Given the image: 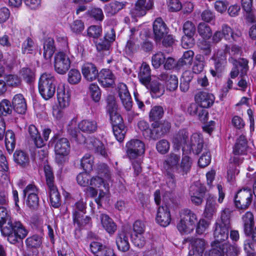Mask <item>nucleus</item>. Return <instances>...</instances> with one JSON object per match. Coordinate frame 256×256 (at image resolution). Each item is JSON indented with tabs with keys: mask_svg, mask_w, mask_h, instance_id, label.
<instances>
[{
	"mask_svg": "<svg viewBox=\"0 0 256 256\" xmlns=\"http://www.w3.org/2000/svg\"><path fill=\"white\" fill-rule=\"evenodd\" d=\"M192 164V159L184 152L181 160L180 152H171L166 156L163 162L162 170L166 177L168 186L170 189L175 187L174 173L187 175L190 171Z\"/></svg>",
	"mask_w": 256,
	"mask_h": 256,
	"instance_id": "1",
	"label": "nucleus"
},
{
	"mask_svg": "<svg viewBox=\"0 0 256 256\" xmlns=\"http://www.w3.org/2000/svg\"><path fill=\"white\" fill-rule=\"evenodd\" d=\"M0 230L2 234L12 244L24 239L28 234V230L20 222L10 220V211L5 206H0Z\"/></svg>",
	"mask_w": 256,
	"mask_h": 256,
	"instance_id": "2",
	"label": "nucleus"
},
{
	"mask_svg": "<svg viewBox=\"0 0 256 256\" xmlns=\"http://www.w3.org/2000/svg\"><path fill=\"white\" fill-rule=\"evenodd\" d=\"M172 142L175 149L179 150L182 148V152L186 155L192 152L196 154H199L204 145L203 138L201 134L195 132L189 137L188 132L185 129L180 130L174 135Z\"/></svg>",
	"mask_w": 256,
	"mask_h": 256,
	"instance_id": "3",
	"label": "nucleus"
},
{
	"mask_svg": "<svg viewBox=\"0 0 256 256\" xmlns=\"http://www.w3.org/2000/svg\"><path fill=\"white\" fill-rule=\"evenodd\" d=\"M98 174L104 178L99 176H93L90 180V185L97 188L102 186L104 188V190H99L98 196L95 200L99 206H102V202L107 201L110 196L109 184L107 182L110 178V174L106 164H102L98 166Z\"/></svg>",
	"mask_w": 256,
	"mask_h": 256,
	"instance_id": "4",
	"label": "nucleus"
},
{
	"mask_svg": "<svg viewBox=\"0 0 256 256\" xmlns=\"http://www.w3.org/2000/svg\"><path fill=\"white\" fill-rule=\"evenodd\" d=\"M170 192H166L163 194V192L156 190L154 193V200L156 204L159 205L162 200L165 206L158 207L156 218V222L160 226L166 227L168 226L171 222V216L170 209L167 206L170 198Z\"/></svg>",
	"mask_w": 256,
	"mask_h": 256,
	"instance_id": "5",
	"label": "nucleus"
},
{
	"mask_svg": "<svg viewBox=\"0 0 256 256\" xmlns=\"http://www.w3.org/2000/svg\"><path fill=\"white\" fill-rule=\"evenodd\" d=\"M247 150V141L246 138L244 135H241L238 139L233 149V153L234 155L230 159L231 162L228 170V179L232 180L236 174L239 172V170L236 166H238L242 162V159L238 156L239 155H243L246 154Z\"/></svg>",
	"mask_w": 256,
	"mask_h": 256,
	"instance_id": "6",
	"label": "nucleus"
},
{
	"mask_svg": "<svg viewBox=\"0 0 256 256\" xmlns=\"http://www.w3.org/2000/svg\"><path fill=\"white\" fill-rule=\"evenodd\" d=\"M180 220L177 228L182 234H188L192 232L195 228L198 218L196 214L192 210L184 208L180 212Z\"/></svg>",
	"mask_w": 256,
	"mask_h": 256,
	"instance_id": "7",
	"label": "nucleus"
},
{
	"mask_svg": "<svg viewBox=\"0 0 256 256\" xmlns=\"http://www.w3.org/2000/svg\"><path fill=\"white\" fill-rule=\"evenodd\" d=\"M55 78L51 73L42 74L38 82V90L42 98L46 100L52 98L56 92Z\"/></svg>",
	"mask_w": 256,
	"mask_h": 256,
	"instance_id": "8",
	"label": "nucleus"
},
{
	"mask_svg": "<svg viewBox=\"0 0 256 256\" xmlns=\"http://www.w3.org/2000/svg\"><path fill=\"white\" fill-rule=\"evenodd\" d=\"M86 203L80 200L75 203L72 207V219L74 224L81 228L90 225V218L84 216L86 213Z\"/></svg>",
	"mask_w": 256,
	"mask_h": 256,
	"instance_id": "9",
	"label": "nucleus"
},
{
	"mask_svg": "<svg viewBox=\"0 0 256 256\" xmlns=\"http://www.w3.org/2000/svg\"><path fill=\"white\" fill-rule=\"evenodd\" d=\"M54 144V150L56 160L58 164H62L68 160L70 151V144L68 140L64 138L52 139Z\"/></svg>",
	"mask_w": 256,
	"mask_h": 256,
	"instance_id": "10",
	"label": "nucleus"
},
{
	"mask_svg": "<svg viewBox=\"0 0 256 256\" xmlns=\"http://www.w3.org/2000/svg\"><path fill=\"white\" fill-rule=\"evenodd\" d=\"M126 150L129 160L141 158L145 153V144L140 140L132 139L126 143Z\"/></svg>",
	"mask_w": 256,
	"mask_h": 256,
	"instance_id": "11",
	"label": "nucleus"
},
{
	"mask_svg": "<svg viewBox=\"0 0 256 256\" xmlns=\"http://www.w3.org/2000/svg\"><path fill=\"white\" fill-rule=\"evenodd\" d=\"M71 62L68 56L64 52H58L54 56V68L60 74H66L70 68Z\"/></svg>",
	"mask_w": 256,
	"mask_h": 256,
	"instance_id": "12",
	"label": "nucleus"
},
{
	"mask_svg": "<svg viewBox=\"0 0 256 256\" xmlns=\"http://www.w3.org/2000/svg\"><path fill=\"white\" fill-rule=\"evenodd\" d=\"M106 101L108 103L107 111L109 114L112 127L123 124L122 118L118 112V106L114 97L112 96H108Z\"/></svg>",
	"mask_w": 256,
	"mask_h": 256,
	"instance_id": "13",
	"label": "nucleus"
},
{
	"mask_svg": "<svg viewBox=\"0 0 256 256\" xmlns=\"http://www.w3.org/2000/svg\"><path fill=\"white\" fill-rule=\"evenodd\" d=\"M252 193L250 189L244 188L238 191L234 196V204L239 209H246L252 200Z\"/></svg>",
	"mask_w": 256,
	"mask_h": 256,
	"instance_id": "14",
	"label": "nucleus"
},
{
	"mask_svg": "<svg viewBox=\"0 0 256 256\" xmlns=\"http://www.w3.org/2000/svg\"><path fill=\"white\" fill-rule=\"evenodd\" d=\"M70 90L64 83L58 84L56 90L58 106L61 108H66L70 104Z\"/></svg>",
	"mask_w": 256,
	"mask_h": 256,
	"instance_id": "15",
	"label": "nucleus"
},
{
	"mask_svg": "<svg viewBox=\"0 0 256 256\" xmlns=\"http://www.w3.org/2000/svg\"><path fill=\"white\" fill-rule=\"evenodd\" d=\"M206 192L204 186L200 182H196L192 184L190 188L189 194L192 202L196 205L200 204Z\"/></svg>",
	"mask_w": 256,
	"mask_h": 256,
	"instance_id": "16",
	"label": "nucleus"
},
{
	"mask_svg": "<svg viewBox=\"0 0 256 256\" xmlns=\"http://www.w3.org/2000/svg\"><path fill=\"white\" fill-rule=\"evenodd\" d=\"M152 63L155 68H158L163 64L166 70H170L174 67V60L170 56L166 57L164 53L158 52L152 56Z\"/></svg>",
	"mask_w": 256,
	"mask_h": 256,
	"instance_id": "17",
	"label": "nucleus"
},
{
	"mask_svg": "<svg viewBox=\"0 0 256 256\" xmlns=\"http://www.w3.org/2000/svg\"><path fill=\"white\" fill-rule=\"evenodd\" d=\"M153 0H137L134 8L130 10V14L134 18L143 16L146 14L147 11L153 8Z\"/></svg>",
	"mask_w": 256,
	"mask_h": 256,
	"instance_id": "18",
	"label": "nucleus"
},
{
	"mask_svg": "<svg viewBox=\"0 0 256 256\" xmlns=\"http://www.w3.org/2000/svg\"><path fill=\"white\" fill-rule=\"evenodd\" d=\"M138 30L134 28L130 30L129 39L125 46V52L129 56H132L138 52L140 48V42L138 40L137 34Z\"/></svg>",
	"mask_w": 256,
	"mask_h": 256,
	"instance_id": "19",
	"label": "nucleus"
},
{
	"mask_svg": "<svg viewBox=\"0 0 256 256\" xmlns=\"http://www.w3.org/2000/svg\"><path fill=\"white\" fill-rule=\"evenodd\" d=\"M230 226L216 222L214 232L215 244H221L220 243L226 241L228 238V232ZM227 247L226 242L224 244Z\"/></svg>",
	"mask_w": 256,
	"mask_h": 256,
	"instance_id": "20",
	"label": "nucleus"
},
{
	"mask_svg": "<svg viewBox=\"0 0 256 256\" xmlns=\"http://www.w3.org/2000/svg\"><path fill=\"white\" fill-rule=\"evenodd\" d=\"M153 31L156 42H160L164 36L168 34V29L162 18H158L154 22Z\"/></svg>",
	"mask_w": 256,
	"mask_h": 256,
	"instance_id": "21",
	"label": "nucleus"
},
{
	"mask_svg": "<svg viewBox=\"0 0 256 256\" xmlns=\"http://www.w3.org/2000/svg\"><path fill=\"white\" fill-rule=\"evenodd\" d=\"M96 219L100 220L102 228L110 236L114 234L117 230V226L112 219L105 214L98 212Z\"/></svg>",
	"mask_w": 256,
	"mask_h": 256,
	"instance_id": "22",
	"label": "nucleus"
},
{
	"mask_svg": "<svg viewBox=\"0 0 256 256\" xmlns=\"http://www.w3.org/2000/svg\"><path fill=\"white\" fill-rule=\"evenodd\" d=\"M118 95L124 106L127 110H130L132 107V100L126 84L120 83L118 85Z\"/></svg>",
	"mask_w": 256,
	"mask_h": 256,
	"instance_id": "23",
	"label": "nucleus"
},
{
	"mask_svg": "<svg viewBox=\"0 0 256 256\" xmlns=\"http://www.w3.org/2000/svg\"><path fill=\"white\" fill-rule=\"evenodd\" d=\"M153 132H150V138L156 140L167 134L170 130V124L167 121L153 124Z\"/></svg>",
	"mask_w": 256,
	"mask_h": 256,
	"instance_id": "24",
	"label": "nucleus"
},
{
	"mask_svg": "<svg viewBox=\"0 0 256 256\" xmlns=\"http://www.w3.org/2000/svg\"><path fill=\"white\" fill-rule=\"evenodd\" d=\"M98 78L99 83L104 87L111 86L114 82L115 77L108 69H102L98 73Z\"/></svg>",
	"mask_w": 256,
	"mask_h": 256,
	"instance_id": "25",
	"label": "nucleus"
},
{
	"mask_svg": "<svg viewBox=\"0 0 256 256\" xmlns=\"http://www.w3.org/2000/svg\"><path fill=\"white\" fill-rule=\"evenodd\" d=\"M90 248L94 256H116L111 248L104 246L98 242H92Z\"/></svg>",
	"mask_w": 256,
	"mask_h": 256,
	"instance_id": "26",
	"label": "nucleus"
},
{
	"mask_svg": "<svg viewBox=\"0 0 256 256\" xmlns=\"http://www.w3.org/2000/svg\"><path fill=\"white\" fill-rule=\"evenodd\" d=\"M186 240L190 243V254H203L205 249L206 242L204 239L194 238H188Z\"/></svg>",
	"mask_w": 256,
	"mask_h": 256,
	"instance_id": "27",
	"label": "nucleus"
},
{
	"mask_svg": "<svg viewBox=\"0 0 256 256\" xmlns=\"http://www.w3.org/2000/svg\"><path fill=\"white\" fill-rule=\"evenodd\" d=\"M12 104L14 110L20 114H24L27 109L26 100L22 94H20L14 96L12 100Z\"/></svg>",
	"mask_w": 256,
	"mask_h": 256,
	"instance_id": "28",
	"label": "nucleus"
},
{
	"mask_svg": "<svg viewBox=\"0 0 256 256\" xmlns=\"http://www.w3.org/2000/svg\"><path fill=\"white\" fill-rule=\"evenodd\" d=\"M195 99L200 104L201 107L207 108L213 104L214 96L212 94L200 92L196 96Z\"/></svg>",
	"mask_w": 256,
	"mask_h": 256,
	"instance_id": "29",
	"label": "nucleus"
},
{
	"mask_svg": "<svg viewBox=\"0 0 256 256\" xmlns=\"http://www.w3.org/2000/svg\"><path fill=\"white\" fill-rule=\"evenodd\" d=\"M88 148L94 149L102 156L106 157L107 152L102 143L96 138H90L84 140Z\"/></svg>",
	"mask_w": 256,
	"mask_h": 256,
	"instance_id": "30",
	"label": "nucleus"
},
{
	"mask_svg": "<svg viewBox=\"0 0 256 256\" xmlns=\"http://www.w3.org/2000/svg\"><path fill=\"white\" fill-rule=\"evenodd\" d=\"M82 71L84 78L89 81L94 80L98 75L96 67L92 63L84 64Z\"/></svg>",
	"mask_w": 256,
	"mask_h": 256,
	"instance_id": "31",
	"label": "nucleus"
},
{
	"mask_svg": "<svg viewBox=\"0 0 256 256\" xmlns=\"http://www.w3.org/2000/svg\"><path fill=\"white\" fill-rule=\"evenodd\" d=\"M218 206L216 202L214 196L209 195L206 198V202L204 212V217L210 219L216 212Z\"/></svg>",
	"mask_w": 256,
	"mask_h": 256,
	"instance_id": "32",
	"label": "nucleus"
},
{
	"mask_svg": "<svg viewBox=\"0 0 256 256\" xmlns=\"http://www.w3.org/2000/svg\"><path fill=\"white\" fill-rule=\"evenodd\" d=\"M78 128L84 132L92 134L96 132L98 128V124L94 120H83L78 123Z\"/></svg>",
	"mask_w": 256,
	"mask_h": 256,
	"instance_id": "33",
	"label": "nucleus"
},
{
	"mask_svg": "<svg viewBox=\"0 0 256 256\" xmlns=\"http://www.w3.org/2000/svg\"><path fill=\"white\" fill-rule=\"evenodd\" d=\"M158 78L165 82L167 89L170 91L174 90L178 86V78L176 76H168L166 74L162 73L159 76Z\"/></svg>",
	"mask_w": 256,
	"mask_h": 256,
	"instance_id": "34",
	"label": "nucleus"
},
{
	"mask_svg": "<svg viewBox=\"0 0 256 256\" xmlns=\"http://www.w3.org/2000/svg\"><path fill=\"white\" fill-rule=\"evenodd\" d=\"M116 244L118 249L122 252H126L130 248L128 236L124 231L119 232L116 238Z\"/></svg>",
	"mask_w": 256,
	"mask_h": 256,
	"instance_id": "35",
	"label": "nucleus"
},
{
	"mask_svg": "<svg viewBox=\"0 0 256 256\" xmlns=\"http://www.w3.org/2000/svg\"><path fill=\"white\" fill-rule=\"evenodd\" d=\"M138 77L142 84L145 86L148 85L151 80L150 68L149 65L146 62H143L142 64Z\"/></svg>",
	"mask_w": 256,
	"mask_h": 256,
	"instance_id": "36",
	"label": "nucleus"
},
{
	"mask_svg": "<svg viewBox=\"0 0 256 256\" xmlns=\"http://www.w3.org/2000/svg\"><path fill=\"white\" fill-rule=\"evenodd\" d=\"M50 203L54 208H57L61 204V197L56 186L48 188Z\"/></svg>",
	"mask_w": 256,
	"mask_h": 256,
	"instance_id": "37",
	"label": "nucleus"
},
{
	"mask_svg": "<svg viewBox=\"0 0 256 256\" xmlns=\"http://www.w3.org/2000/svg\"><path fill=\"white\" fill-rule=\"evenodd\" d=\"M228 52V46H226L224 49H220L212 56L216 68H220L226 60V54Z\"/></svg>",
	"mask_w": 256,
	"mask_h": 256,
	"instance_id": "38",
	"label": "nucleus"
},
{
	"mask_svg": "<svg viewBox=\"0 0 256 256\" xmlns=\"http://www.w3.org/2000/svg\"><path fill=\"white\" fill-rule=\"evenodd\" d=\"M242 220L244 233L250 236L254 224L253 214L250 212H246L242 216Z\"/></svg>",
	"mask_w": 256,
	"mask_h": 256,
	"instance_id": "39",
	"label": "nucleus"
},
{
	"mask_svg": "<svg viewBox=\"0 0 256 256\" xmlns=\"http://www.w3.org/2000/svg\"><path fill=\"white\" fill-rule=\"evenodd\" d=\"M28 133L36 147L42 148L45 144L35 126L31 124L29 126Z\"/></svg>",
	"mask_w": 256,
	"mask_h": 256,
	"instance_id": "40",
	"label": "nucleus"
},
{
	"mask_svg": "<svg viewBox=\"0 0 256 256\" xmlns=\"http://www.w3.org/2000/svg\"><path fill=\"white\" fill-rule=\"evenodd\" d=\"M126 2L118 1L112 2L106 4L105 7V12L108 16H112L116 14L119 10L123 8Z\"/></svg>",
	"mask_w": 256,
	"mask_h": 256,
	"instance_id": "41",
	"label": "nucleus"
},
{
	"mask_svg": "<svg viewBox=\"0 0 256 256\" xmlns=\"http://www.w3.org/2000/svg\"><path fill=\"white\" fill-rule=\"evenodd\" d=\"M56 50L54 40L48 38L46 40L44 44V57L46 60H50L52 57Z\"/></svg>",
	"mask_w": 256,
	"mask_h": 256,
	"instance_id": "42",
	"label": "nucleus"
},
{
	"mask_svg": "<svg viewBox=\"0 0 256 256\" xmlns=\"http://www.w3.org/2000/svg\"><path fill=\"white\" fill-rule=\"evenodd\" d=\"M224 38L226 40H230L232 38L234 40H236V38L240 36V32H234L232 29L227 24H223L222 26L221 30Z\"/></svg>",
	"mask_w": 256,
	"mask_h": 256,
	"instance_id": "43",
	"label": "nucleus"
},
{
	"mask_svg": "<svg viewBox=\"0 0 256 256\" xmlns=\"http://www.w3.org/2000/svg\"><path fill=\"white\" fill-rule=\"evenodd\" d=\"M16 140L14 132L8 130L5 135V145L8 152L11 153L15 148Z\"/></svg>",
	"mask_w": 256,
	"mask_h": 256,
	"instance_id": "44",
	"label": "nucleus"
},
{
	"mask_svg": "<svg viewBox=\"0 0 256 256\" xmlns=\"http://www.w3.org/2000/svg\"><path fill=\"white\" fill-rule=\"evenodd\" d=\"M198 32L199 34L205 40H208L212 36L210 27L204 22L199 24L198 26Z\"/></svg>",
	"mask_w": 256,
	"mask_h": 256,
	"instance_id": "45",
	"label": "nucleus"
},
{
	"mask_svg": "<svg viewBox=\"0 0 256 256\" xmlns=\"http://www.w3.org/2000/svg\"><path fill=\"white\" fill-rule=\"evenodd\" d=\"M14 158L16 162L22 166H26L29 162L28 155L20 150H16L14 152Z\"/></svg>",
	"mask_w": 256,
	"mask_h": 256,
	"instance_id": "46",
	"label": "nucleus"
},
{
	"mask_svg": "<svg viewBox=\"0 0 256 256\" xmlns=\"http://www.w3.org/2000/svg\"><path fill=\"white\" fill-rule=\"evenodd\" d=\"M4 80L7 86L12 88L19 86L22 82L21 78L14 74L6 75L4 76Z\"/></svg>",
	"mask_w": 256,
	"mask_h": 256,
	"instance_id": "47",
	"label": "nucleus"
},
{
	"mask_svg": "<svg viewBox=\"0 0 256 256\" xmlns=\"http://www.w3.org/2000/svg\"><path fill=\"white\" fill-rule=\"evenodd\" d=\"M113 132L116 139L119 142H122L124 140L125 134L126 132V130L124 124L112 127Z\"/></svg>",
	"mask_w": 256,
	"mask_h": 256,
	"instance_id": "48",
	"label": "nucleus"
},
{
	"mask_svg": "<svg viewBox=\"0 0 256 256\" xmlns=\"http://www.w3.org/2000/svg\"><path fill=\"white\" fill-rule=\"evenodd\" d=\"M44 172L48 188L56 186L54 176L51 167L48 164L45 165L44 166Z\"/></svg>",
	"mask_w": 256,
	"mask_h": 256,
	"instance_id": "49",
	"label": "nucleus"
},
{
	"mask_svg": "<svg viewBox=\"0 0 256 256\" xmlns=\"http://www.w3.org/2000/svg\"><path fill=\"white\" fill-rule=\"evenodd\" d=\"M68 81L72 84H78L81 80L82 76L80 72L76 69H71L68 74Z\"/></svg>",
	"mask_w": 256,
	"mask_h": 256,
	"instance_id": "50",
	"label": "nucleus"
},
{
	"mask_svg": "<svg viewBox=\"0 0 256 256\" xmlns=\"http://www.w3.org/2000/svg\"><path fill=\"white\" fill-rule=\"evenodd\" d=\"M93 156L88 154H86L82 158L80 166L85 171L90 170L92 168L94 164Z\"/></svg>",
	"mask_w": 256,
	"mask_h": 256,
	"instance_id": "51",
	"label": "nucleus"
},
{
	"mask_svg": "<svg viewBox=\"0 0 256 256\" xmlns=\"http://www.w3.org/2000/svg\"><path fill=\"white\" fill-rule=\"evenodd\" d=\"M164 90L162 84L158 82H152L150 84V92L152 98H156L162 96Z\"/></svg>",
	"mask_w": 256,
	"mask_h": 256,
	"instance_id": "52",
	"label": "nucleus"
},
{
	"mask_svg": "<svg viewBox=\"0 0 256 256\" xmlns=\"http://www.w3.org/2000/svg\"><path fill=\"white\" fill-rule=\"evenodd\" d=\"M241 4L243 10L247 14L248 19L250 22H253L254 16L252 13V0H241Z\"/></svg>",
	"mask_w": 256,
	"mask_h": 256,
	"instance_id": "53",
	"label": "nucleus"
},
{
	"mask_svg": "<svg viewBox=\"0 0 256 256\" xmlns=\"http://www.w3.org/2000/svg\"><path fill=\"white\" fill-rule=\"evenodd\" d=\"M210 225V221L204 218H200L196 226V232L198 234H204Z\"/></svg>",
	"mask_w": 256,
	"mask_h": 256,
	"instance_id": "54",
	"label": "nucleus"
},
{
	"mask_svg": "<svg viewBox=\"0 0 256 256\" xmlns=\"http://www.w3.org/2000/svg\"><path fill=\"white\" fill-rule=\"evenodd\" d=\"M90 94L95 102H98L101 98V92L98 84H92L89 87Z\"/></svg>",
	"mask_w": 256,
	"mask_h": 256,
	"instance_id": "55",
	"label": "nucleus"
},
{
	"mask_svg": "<svg viewBox=\"0 0 256 256\" xmlns=\"http://www.w3.org/2000/svg\"><path fill=\"white\" fill-rule=\"evenodd\" d=\"M164 114V110L161 106H154L150 112V118L151 120L160 119Z\"/></svg>",
	"mask_w": 256,
	"mask_h": 256,
	"instance_id": "56",
	"label": "nucleus"
},
{
	"mask_svg": "<svg viewBox=\"0 0 256 256\" xmlns=\"http://www.w3.org/2000/svg\"><path fill=\"white\" fill-rule=\"evenodd\" d=\"M20 74L27 83L30 84L34 80V72L29 68H22L20 71Z\"/></svg>",
	"mask_w": 256,
	"mask_h": 256,
	"instance_id": "57",
	"label": "nucleus"
},
{
	"mask_svg": "<svg viewBox=\"0 0 256 256\" xmlns=\"http://www.w3.org/2000/svg\"><path fill=\"white\" fill-rule=\"evenodd\" d=\"M170 144L169 142L165 139L159 140L156 144V149L160 154H164L170 150Z\"/></svg>",
	"mask_w": 256,
	"mask_h": 256,
	"instance_id": "58",
	"label": "nucleus"
},
{
	"mask_svg": "<svg viewBox=\"0 0 256 256\" xmlns=\"http://www.w3.org/2000/svg\"><path fill=\"white\" fill-rule=\"evenodd\" d=\"M35 48L33 40L30 38H27L23 42L22 50L23 54H32Z\"/></svg>",
	"mask_w": 256,
	"mask_h": 256,
	"instance_id": "59",
	"label": "nucleus"
},
{
	"mask_svg": "<svg viewBox=\"0 0 256 256\" xmlns=\"http://www.w3.org/2000/svg\"><path fill=\"white\" fill-rule=\"evenodd\" d=\"M194 56V52L192 50H188L185 52L182 56V58L178 61L180 64L190 65L192 63Z\"/></svg>",
	"mask_w": 256,
	"mask_h": 256,
	"instance_id": "60",
	"label": "nucleus"
},
{
	"mask_svg": "<svg viewBox=\"0 0 256 256\" xmlns=\"http://www.w3.org/2000/svg\"><path fill=\"white\" fill-rule=\"evenodd\" d=\"M228 52L230 56V60L237 62V58H238L241 56L242 50L240 47L234 45L232 46L230 48L228 47Z\"/></svg>",
	"mask_w": 256,
	"mask_h": 256,
	"instance_id": "61",
	"label": "nucleus"
},
{
	"mask_svg": "<svg viewBox=\"0 0 256 256\" xmlns=\"http://www.w3.org/2000/svg\"><path fill=\"white\" fill-rule=\"evenodd\" d=\"M26 245L32 248H38L42 244V238L38 235H34L28 237L26 240Z\"/></svg>",
	"mask_w": 256,
	"mask_h": 256,
	"instance_id": "62",
	"label": "nucleus"
},
{
	"mask_svg": "<svg viewBox=\"0 0 256 256\" xmlns=\"http://www.w3.org/2000/svg\"><path fill=\"white\" fill-rule=\"evenodd\" d=\"M12 112V107L10 102L6 99L0 102V112L4 116L10 114Z\"/></svg>",
	"mask_w": 256,
	"mask_h": 256,
	"instance_id": "63",
	"label": "nucleus"
},
{
	"mask_svg": "<svg viewBox=\"0 0 256 256\" xmlns=\"http://www.w3.org/2000/svg\"><path fill=\"white\" fill-rule=\"evenodd\" d=\"M144 234H132V242L138 248H142L145 245L146 240Z\"/></svg>",
	"mask_w": 256,
	"mask_h": 256,
	"instance_id": "64",
	"label": "nucleus"
}]
</instances>
